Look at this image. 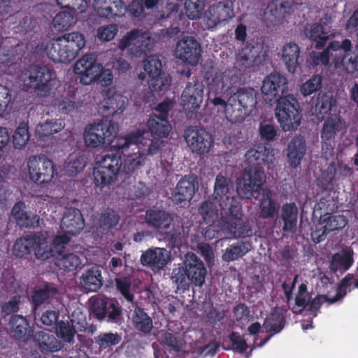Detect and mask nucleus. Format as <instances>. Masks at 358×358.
<instances>
[{
    "instance_id": "obj_1",
    "label": "nucleus",
    "mask_w": 358,
    "mask_h": 358,
    "mask_svg": "<svg viewBox=\"0 0 358 358\" xmlns=\"http://www.w3.org/2000/svg\"><path fill=\"white\" fill-rule=\"evenodd\" d=\"M232 186L231 181L222 175L215 178L214 185V201H206L199 208V213L206 222H214L218 217L216 204L220 207V218L217 222L222 224V231L230 234L242 232V221L238 204L229 195Z\"/></svg>"
},
{
    "instance_id": "obj_2",
    "label": "nucleus",
    "mask_w": 358,
    "mask_h": 358,
    "mask_svg": "<svg viewBox=\"0 0 358 358\" xmlns=\"http://www.w3.org/2000/svg\"><path fill=\"white\" fill-rule=\"evenodd\" d=\"M287 80L282 74L273 72L263 80L261 91L266 101H277L275 116L284 131L298 127L301 122L299 105L292 94L284 95Z\"/></svg>"
},
{
    "instance_id": "obj_3",
    "label": "nucleus",
    "mask_w": 358,
    "mask_h": 358,
    "mask_svg": "<svg viewBox=\"0 0 358 358\" xmlns=\"http://www.w3.org/2000/svg\"><path fill=\"white\" fill-rule=\"evenodd\" d=\"M208 101L217 108V110H223L226 120L231 123L241 122L249 115L256 104L255 92L241 91L231 96L226 102L220 96L212 97L209 94Z\"/></svg>"
},
{
    "instance_id": "obj_4",
    "label": "nucleus",
    "mask_w": 358,
    "mask_h": 358,
    "mask_svg": "<svg viewBox=\"0 0 358 358\" xmlns=\"http://www.w3.org/2000/svg\"><path fill=\"white\" fill-rule=\"evenodd\" d=\"M350 48L349 40L331 42L327 50L313 54V63L315 65H327L331 58L335 69L353 73L358 70V53L349 52Z\"/></svg>"
},
{
    "instance_id": "obj_5",
    "label": "nucleus",
    "mask_w": 358,
    "mask_h": 358,
    "mask_svg": "<svg viewBox=\"0 0 358 358\" xmlns=\"http://www.w3.org/2000/svg\"><path fill=\"white\" fill-rule=\"evenodd\" d=\"M85 44V36L73 31L50 41L46 45L45 52L55 63L69 64L78 55Z\"/></svg>"
},
{
    "instance_id": "obj_6",
    "label": "nucleus",
    "mask_w": 358,
    "mask_h": 358,
    "mask_svg": "<svg viewBox=\"0 0 358 358\" xmlns=\"http://www.w3.org/2000/svg\"><path fill=\"white\" fill-rule=\"evenodd\" d=\"M147 135L144 129H136L125 137L117 139L115 145L117 148H130L131 151L124 157V165L127 171H134L145 164L148 141Z\"/></svg>"
},
{
    "instance_id": "obj_7",
    "label": "nucleus",
    "mask_w": 358,
    "mask_h": 358,
    "mask_svg": "<svg viewBox=\"0 0 358 358\" xmlns=\"http://www.w3.org/2000/svg\"><path fill=\"white\" fill-rule=\"evenodd\" d=\"M185 268H178L173 271L172 279L178 290H185L190 283L201 286L205 282L206 269L203 263L194 253L186 254Z\"/></svg>"
},
{
    "instance_id": "obj_8",
    "label": "nucleus",
    "mask_w": 358,
    "mask_h": 358,
    "mask_svg": "<svg viewBox=\"0 0 358 358\" xmlns=\"http://www.w3.org/2000/svg\"><path fill=\"white\" fill-rule=\"evenodd\" d=\"M118 131V126L111 121H101L85 127L83 141L89 148H102L110 145Z\"/></svg>"
},
{
    "instance_id": "obj_9",
    "label": "nucleus",
    "mask_w": 358,
    "mask_h": 358,
    "mask_svg": "<svg viewBox=\"0 0 358 358\" xmlns=\"http://www.w3.org/2000/svg\"><path fill=\"white\" fill-rule=\"evenodd\" d=\"M32 242L36 258L47 260L60 255L69 242V238L57 235L53 238L48 231H43L32 236Z\"/></svg>"
},
{
    "instance_id": "obj_10",
    "label": "nucleus",
    "mask_w": 358,
    "mask_h": 358,
    "mask_svg": "<svg viewBox=\"0 0 358 358\" xmlns=\"http://www.w3.org/2000/svg\"><path fill=\"white\" fill-rule=\"evenodd\" d=\"M157 41V36L142 29H134L127 32L119 41L120 50L127 49L131 55L140 57L150 50Z\"/></svg>"
},
{
    "instance_id": "obj_11",
    "label": "nucleus",
    "mask_w": 358,
    "mask_h": 358,
    "mask_svg": "<svg viewBox=\"0 0 358 358\" xmlns=\"http://www.w3.org/2000/svg\"><path fill=\"white\" fill-rule=\"evenodd\" d=\"M122 160L119 155H106L96 162L94 168V182L104 187L115 181L120 171Z\"/></svg>"
},
{
    "instance_id": "obj_12",
    "label": "nucleus",
    "mask_w": 358,
    "mask_h": 358,
    "mask_svg": "<svg viewBox=\"0 0 358 358\" xmlns=\"http://www.w3.org/2000/svg\"><path fill=\"white\" fill-rule=\"evenodd\" d=\"M264 171L256 166L245 170L242 179L237 183V192L243 198L251 199L266 181Z\"/></svg>"
},
{
    "instance_id": "obj_13",
    "label": "nucleus",
    "mask_w": 358,
    "mask_h": 358,
    "mask_svg": "<svg viewBox=\"0 0 358 358\" xmlns=\"http://www.w3.org/2000/svg\"><path fill=\"white\" fill-rule=\"evenodd\" d=\"M52 71L46 66H34L31 69L27 85L41 97L48 96L54 86Z\"/></svg>"
},
{
    "instance_id": "obj_14",
    "label": "nucleus",
    "mask_w": 358,
    "mask_h": 358,
    "mask_svg": "<svg viewBox=\"0 0 358 358\" xmlns=\"http://www.w3.org/2000/svg\"><path fill=\"white\" fill-rule=\"evenodd\" d=\"M27 169L30 180L36 183L49 182L54 176L53 164L44 156L29 157L27 161Z\"/></svg>"
},
{
    "instance_id": "obj_15",
    "label": "nucleus",
    "mask_w": 358,
    "mask_h": 358,
    "mask_svg": "<svg viewBox=\"0 0 358 358\" xmlns=\"http://www.w3.org/2000/svg\"><path fill=\"white\" fill-rule=\"evenodd\" d=\"M184 137L188 148L192 152L203 155L210 151L213 145V138L209 132L198 127L187 128Z\"/></svg>"
},
{
    "instance_id": "obj_16",
    "label": "nucleus",
    "mask_w": 358,
    "mask_h": 358,
    "mask_svg": "<svg viewBox=\"0 0 358 358\" xmlns=\"http://www.w3.org/2000/svg\"><path fill=\"white\" fill-rule=\"evenodd\" d=\"M329 285L334 290L328 292L327 295H320L315 298L310 303L312 310L317 311L324 302L332 303L338 301L354 287L358 288V280H355L352 275L348 274L343 279L338 288L335 289L331 284Z\"/></svg>"
},
{
    "instance_id": "obj_17",
    "label": "nucleus",
    "mask_w": 358,
    "mask_h": 358,
    "mask_svg": "<svg viewBox=\"0 0 358 358\" xmlns=\"http://www.w3.org/2000/svg\"><path fill=\"white\" fill-rule=\"evenodd\" d=\"M173 54L177 59L194 66L199 63L201 47L193 37L184 36L177 42Z\"/></svg>"
},
{
    "instance_id": "obj_18",
    "label": "nucleus",
    "mask_w": 358,
    "mask_h": 358,
    "mask_svg": "<svg viewBox=\"0 0 358 358\" xmlns=\"http://www.w3.org/2000/svg\"><path fill=\"white\" fill-rule=\"evenodd\" d=\"M233 3L224 1L210 6L204 16V21L209 29L224 25L234 17Z\"/></svg>"
},
{
    "instance_id": "obj_19",
    "label": "nucleus",
    "mask_w": 358,
    "mask_h": 358,
    "mask_svg": "<svg viewBox=\"0 0 358 358\" xmlns=\"http://www.w3.org/2000/svg\"><path fill=\"white\" fill-rule=\"evenodd\" d=\"M346 222L343 215L325 214L320 217L311 234L312 238L315 242L319 243L326 238L329 232L343 229Z\"/></svg>"
},
{
    "instance_id": "obj_20",
    "label": "nucleus",
    "mask_w": 358,
    "mask_h": 358,
    "mask_svg": "<svg viewBox=\"0 0 358 358\" xmlns=\"http://www.w3.org/2000/svg\"><path fill=\"white\" fill-rule=\"evenodd\" d=\"M73 71L79 76L80 83L89 85L96 82V76L100 72V64L89 55H84L74 64Z\"/></svg>"
},
{
    "instance_id": "obj_21",
    "label": "nucleus",
    "mask_w": 358,
    "mask_h": 358,
    "mask_svg": "<svg viewBox=\"0 0 358 358\" xmlns=\"http://www.w3.org/2000/svg\"><path fill=\"white\" fill-rule=\"evenodd\" d=\"M204 87L201 83H189L182 92L181 105L187 111L197 110L203 101Z\"/></svg>"
},
{
    "instance_id": "obj_22",
    "label": "nucleus",
    "mask_w": 358,
    "mask_h": 358,
    "mask_svg": "<svg viewBox=\"0 0 358 358\" xmlns=\"http://www.w3.org/2000/svg\"><path fill=\"white\" fill-rule=\"evenodd\" d=\"M84 228V221L79 210L68 208L64 213L61 221L60 229L69 239V236L78 234Z\"/></svg>"
},
{
    "instance_id": "obj_23",
    "label": "nucleus",
    "mask_w": 358,
    "mask_h": 358,
    "mask_svg": "<svg viewBox=\"0 0 358 358\" xmlns=\"http://www.w3.org/2000/svg\"><path fill=\"white\" fill-rule=\"evenodd\" d=\"M141 261L143 265L149 266L153 271H159L171 261V255L164 248H155L143 252Z\"/></svg>"
},
{
    "instance_id": "obj_24",
    "label": "nucleus",
    "mask_w": 358,
    "mask_h": 358,
    "mask_svg": "<svg viewBox=\"0 0 358 358\" xmlns=\"http://www.w3.org/2000/svg\"><path fill=\"white\" fill-rule=\"evenodd\" d=\"M103 100V107L108 110L109 113L115 114L122 113L127 104V97L116 87H112L102 92Z\"/></svg>"
},
{
    "instance_id": "obj_25",
    "label": "nucleus",
    "mask_w": 358,
    "mask_h": 358,
    "mask_svg": "<svg viewBox=\"0 0 358 358\" xmlns=\"http://www.w3.org/2000/svg\"><path fill=\"white\" fill-rule=\"evenodd\" d=\"M92 6L98 15L107 18L122 16L126 11L122 0H94Z\"/></svg>"
},
{
    "instance_id": "obj_26",
    "label": "nucleus",
    "mask_w": 358,
    "mask_h": 358,
    "mask_svg": "<svg viewBox=\"0 0 358 358\" xmlns=\"http://www.w3.org/2000/svg\"><path fill=\"white\" fill-rule=\"evenodd\" d=\"M265 50L262 44L247 45L240 50L236 55V61L245 67H251L259 64L263 60Z\"/></svg>"
},
{
    "instance_id": "obj_27",
    "label": "nucleus",
    "mask_w": 358,
    "mask_h": 358,
    "mask_svg": "<svg viewBox=\"0 0 358 358\" xmlns=\"http://www.w3.org/2000/svg\"><path fill=\"white\" fill-rule=\"evenodd\" d=\"M196 178L193 176L181 179L173 194V201L176 203L189 201L196 192Z\"/></svg>"
},
{
    "instance_id": "obj_28",
    "label": "nucleus",
    "mask_w": 358,
    "mask_h": 358,
    "mask_svg": "<svg viewBox=\"0 0 358 358\" xmlns=\"http://www.w3.org/2000/svg\"><path fill=\"white\" fill-rule=\"evenodd\" d=\"M300 53V48L295 43L289 42L282 45L280 55L281 60L289 73L296 72L299 66Z\"/></svg>"
},
{
    "instance_id": "obj_29",
    "label": "nucleus",
    "mask_w": 358,
    "mask_h": 358,
    "mask_svg": "<svg viewBox=\"0 0 358 358\" xmlns=\"http://www.w3.org/2000/svg\"><path fill=\"white\" fill-rule=\"evenodd\" d=\"M306 150L305 141L301 137H296L289 143L287 150V162L290 166L297 167Z\"/></svg>"
},
{
    "instance_id": "obj_30",
    "label": "nucleus",
    "mask_w": 358,
    "mask_h": 358,
    "mask_svg": "<svg viewBox=\"0 0 358 358\" xmlns=\"http://www.w3.org/2000/svg\"><path fill=\"white\" fill-rule=\"evenodd\" d=\"M305 35L316 43L317 46H323L327 41L333 36L329 27L324 22L322 24H312L306 27Z\"/></svg>"
},
{
    "instance_id": "obj_31",
    "label": "nucleus",
    "mask_w": 358,
    "mask_h": 358,
    "mask_svg": "<svg viewBox=\"0 0 358 358\" xmlns=\"http://www.w3.org/2000/svg\"><path fill=\"white\" fill-rule=\"evenodd\" d=\"M12 217L20 227H34L38 224L39 218L34 213L26 210L25 205L22 203H16L12 210Z\"/></svg>"
},
{
    "instance_id": "obj_32",
    "label": "nucleus",
    "mask_w": 358,
    "mask_h": 358,
    "mask_svg": "<svg viewBox=\"0 0 358 358\" xmlns=\"http://www.w3.org/2000/svg\"><path fill=\"white\" fill-rule=\"evenodd\" d=\"M353 262V251L351 249L343 250L333 256L330 268L335 272L343 273L351 267Z\"/></svg>"
},
{
    "instance_id": "obj_33",
    "label": "nucleus",
    "mask_w": 358,
    "mask_h": 358,
    "mask_svg": "<svg viewBox=\"0 0 358 358\" xmlns=\"http://www.w3.org/2000/svg\"><path fill=\"white\" fill-rule=\"evenodd\" d=\"M74 12L61 11L53 18L52 24L55 30L59 31H66L74 26L78 21V15Z\"/></svg>"
},
{
    "instance_id": "obj_34",
    "label": "nucleus",
    "mask_w": 358,
    "mask_h": 358,
    "mask_svg": "<svg viewBox=\"0 0 358 358\" xmlns=\"http://www.w3.org/2000/svg\"><path fill=\"white\" fill-rule=\"evenodd\" d=\"M148 126L150 131L159 137H166L171 130V126L164 117L157 114L150 116Z\"/></svg>"
},
{
    "instance_id": "obj_35",
    "label": "nucleus",
    "mask_w": 358,
    "mask_h": 358,
    "mask_svg": "<svg viewBox=\"0 0 358 358\" xmlns=\"http://www.w3.org/2000/svg\"><path fill=\"white\" fill-rule=\"evenodd\" d=\"M82 286L90 292H96L102 285L101 273L97 268L87 270L82 276Z\"/></svg>"
},
{
    "instance_id": "obj_36",
    "label": "nucleus",
    "mask_w": 358,
    "mask_h": 358,
    "mask_svg": "<svg viewBox=\"0 0 358 358\" xmlns=\"http://www.w3.org/2000/svg\"><path fill=\"white\" fill-rule=\"evenodd\" d=\"M64 127L61 120H50L37 124L35 132L38 138H43L59 132Z\"/></svg>"
},
{
    "instance_id": "obj_37",
    "label": "nucleus",
    "mask_w": 358,
    "mask_h": 358,
    "mask_svg": "<svg viewBox=\"0 0 358 358\" xmlns=\"http://www.w3.org/2000/svg\"><path fill=\"white\" fill-rule=\"evenodd\" d=\"M71 326L65 322H61L57 329V335L68 342L71 341L76 331H81L85 327V324L84 320L76 321L73 318L71 320Z\"/></svg>"
},
{
    "instance_id": "obj_38",
    "label": "nucleus",
    "mask_w": 358,
    "mask_h": 358,
    "mask_svg": "<svg viewBox=\"0 0 358 358\" xmlns=\"http://www.w3.org/2000/svg\"><path fill=\"white\" fill-rule=\"evenodd\" d=\"M344 127V122L337 115H331L324 122L322 131V139L331 140L336 132L342 130Z\"/></svg>"
},
{
    "instance_id": "obj_39",
    "label": "nucleus",
    "mask_w": 358,
    "mask_h": 358,
    "mask_svg": "<svg viewBox=\"0 0 358 358\" xmlns=\"http://www.w3.org/2000/svg\"><path fill=\"white\" fill-rule=\"evenodd\" d=\"M297 208L293 203L282 206L281 218L284 222L283 229L292 231L296 229L297 222Z\"/></svg>"
},
{
    "instance_id": "obj_40",
    "label": "nucleus",
    "mask_w": 358,
    "mask_h": 358,
    "mask_svg": "<svg viewBox=\"0 0 358 358\" xmlns=\"http://www.w3.org/2000/svg\"><path fill=\"white\" fill-rule=\"evenodd\" d=\"M250 249L251 246L248 243L238 242L225 250L222 255V259L228 262L235 261L244 256Z\"/></svg>"
},
{
    "instance_id": "obj_41",
    "label": "nucleus",
    "mask_w": 358,
    "mask_h": 358,
    "mask_svg": "<svg viewBox=\"0 0 358 358\" xmlns=\"http://www.w3.org/2000/svg\"><path fill=\"white\" fill-rule=\"evenodd\" d=\"M150 89L153 92H164L169 90L171 84V78L169 73L161 71L159 73L148 78Z\"/></svg>"
},
{
    "instance_id": "obj_42",
    "label": "nucleus",
    "mask_w": 358,
    "mask_h": 358,
    "mask_svg": "<svg viewBox=\"0 0 358 358\" xmlns=\"http://www.w3.org/2000/svg\"><path fill=\"white\" fill-rule=\"evenodd\" d=\"M36 342L39 348L44 351L56 352L62 348V344L52 336L45 332L36 334Z\"/></svg>"
},
{
    "instance_id": "obj_43",
    "label": "nucleus",
    "mask_w": 358,
    "mask_h": 358,
    "mask_svg": "<svg viewBox=\"0 0 358 358\" xmlns=\"http://www.w3.org/2000/svg\"><path fill=\"white\" fill-rule=\"evenodd\" d=\"M145 221L157 228L166 229L169 227L172 219L164 212L149 210L146 213Z\"/></svg>"
},
{
    "instance_id": "obj_44",
    "label": "nucleus",
    "mask_w": 358,
    "mask_h": 358,
    "mask_svg": "<svg viewBox=\"0 0 358 358\" xmlns=\"http://www.w3.org/2000/svg\"><path fill=\"white\" fill-rule=\"evenodd\" d=\"M56 264L62 269L73 271L81 264V260L78 255L73 253L57 255Z\"/></svg>"
},
{
    "instance_id": "obj_45",
    "label": "nucleus",
    "mask_w": 358,
    "mask_h": 358,
    "mask_svg": "<svg viewBox=\"0 0 358 358\" xmlns=\"http://www.w3.org/2000/svg\"><path fill=\"white\" fill-rule=\"evenodd\" d=\"M29 127L26 123H20L13 134V143L15 149H22L29 140Z\"/></svg>"
},
{
    "instance_id": "obj_46",
    "label": "nucleus",
    "mask_w": 358,
    "mask_h": 358,
    "mask_svg": "<svg viewBox=\"0 0 358 358\" xmlns=\"http://www.w3.org/2000/svg\"><path fill=\"white\" fill-rule=\"evenodd\" d=\"M260 213L263 217H273L277 210V206L271 192H264L260 201Z\"/></svg>"
},
{
    "instance_id": "obj_47",
    "label": "nucleus",
    "mask_w": 358,
    "mask_h": 358,
    "mask_svg": "<svg viewBox=\"0 0 358 358\" xmlns=\"http://www.w3.org/2000/svg\"><path fill=\"white\" fill-rule=\"evenodd\" d=\"M10 326L14 336L18 339H21L30 334L27 320L20 315L12 317Z\"/></svg>"
},
{
    "instance_id": "obj_48",
    "label": "nucleus",
    "mask_w": 358,
    "mask_h": 358,
    "mask_svg": "<svg viewBox=\"0 0 358 358\" xmlns=\"http://www.w3.org/2000/svg\"><path fill=\"white\" fill-rule=\"evenodd\" d=\"M133 323L135 327L144 333H148L152 328L151 319L141 309H136L133 316Z\"/></svg>"
},
{
    "instance_id": "obj_49",
    "label": "nucleus",
    "mask_w": 358,
    "mask_h": 358,
    "mask_svg": "<svg viewBox=\"0 0 358 358\" xmlns=\"http://www.w3.org/2000/svg\"><path fill=\"white\" fill-rule=\"evenodd\" d=\"M53 106L64 114L70 115L76 112L80 105L78 102L66 97H60L53 101Z\"/></svg>"
},
{
    "instance_id": "obj_50",
    "label": "nucleus",
    "mask_w": 358,
    "mask_h": 358,
    "mask_svg": "<svg viewBox=\"0 0 358 358\" xmlns=\"http://www.w3.org/2000/svg\"><path fill=\"white\" fill-rule=\"evenodd\" d=\"M205 7V0H185V8L187 16L192 20L200 17Z\"/></svg>"
},
{
    "instance_id": "obj_51",
    "label": "nucleus",
    "mask_w": 358,
    "mask_h": 358,
    "mask_svg": "<svg viewBox=\"0 0 358 358\" xmlns=\"http://www.w3.org/2000/svg\"><path fill=\"white\" fill-rule=\"evenodd\" d=\"M334 101L331 95L327 94H319L317 103L315 104V115L318 117H322L331 108Z\"/></svg>"
},
{
    "instance_id": "obj_52",
    "label": "nucleus",
    "mask_w": 358,
    "mask_h": 358,
    "mask_svg": "<svg viewBox=\"0 0 358 358\" xmlns=\"http://www.w3.org/2000/svg\"><path fill=\"white\" fill-rule=\"evenodd\" d=\"M31 248H34L32 236L28 238H22L15 241L13 247V253L17 257H23L30 253Z\"/></svg>"
},
{
    "instance_id": "obj_53",
    "label": "nucleus",
    "mask_w": 358,
    "mask_h": 358,
    "mask_svg": "<svg viewBox=\"0 0 358 358\" xmlns=\"http://www.w3.org/2000/svg\"><path fill=\"white\" fill-rule=\"evenodd\" d=\"M118 31V26L116 24H104L97 29L96 36L99 41L108 42L115 38Z\"/></svg>"
},
{
    "instance_id": "obj_54",
    "label": "nucleus",
    "mask_w": 358,
    "mask_h": 358,
    "mask_svg": "<svg viewBox=\"0 0 358 358\" xmlns=\"http://www.w3.org/2000/svg\"><path fill=\"white\" fill-rule=\"evenodd\" d=\"M162 67V62L157 55H150L143 62V69L148 78L159 73Z\"/></svg>"
},
{
    "instance_id": "obj_55",
    "label": "nucleus",
    "mask_w": 358,
    "mask_h": 358,
    "mask_svg": "<svg viewBox=\"0 0 358 358\" xmlns=\"http://www.w3.org/2000/svg\"><path fill=\"white\" fill-rule=\"evenodd\" d=\"M57 3L62 8H66L75 13H85L88 3L86 0H57Z\"/></svg>"
},
{
    "instance_id": "obj_56",
    "label": "nucleus",
    "mask_w": 358,
    "mask_h": 358,
    "mask_svg": "<svg viewBox=\"0 0 358 358\" xmlns=\"http://www.w3.org/2000/svg\"><path fill=\"white\" fill-rule=\"evenodd\" d=\"M85 166V159L77 155H73L69 158L65 165V169L70 176H73L80 172Z\"/></svg>"
},
{
    "instance_id": "obj_57",
    "label": "nucleus",
    "mask_w": 358,
    "mask_h": 358,
    "mask_svg": "<svg viewBox=\"0 0 358 358\" xmlns=\"http://www.w3.org/2000/svg\"><path fill=\"white\" fill-rule=\"evenodd\" d=\"M310 300L309 295L307 292L306 285L301 283L299 288L294 299L295 306L293 307L294 312H301L307 305Z\"/></svg>"
},
{
    "instance_id": "obj_58",
    "label": "nucleus",
    "mask_w": 358,
    "mask_h": 358,
    "mask_svg": "<svg viewBox=\"0 0 358 358\" xmlns=\"http://www.w3.org/2000/svg\"><path fill=\"white\" fill-rule=\"evenodd\" d=\"M321 83V76H313L301 85L300 93L303 96L311 95L320 87Z\"/></svg>"
},
{
    "instance_id": "obj_59",
    "label": "nucleus",
    "mask_w": 358,
    "mask_h": 358,
    "mask_svg": "<svg viewBox=\"0 0 358 358\" xmlns=\"http://www.w3.org/2000/svg\"><path fill=\"white\" fill-rule=\"evenodd\" d=\"M121 337L113 333H105L100 334L96 338L97 344L101 348H108L120 343Z\"/></svg>"
},
{
    "instance_id": "obj_60",
    "label": "nucleus",
    "mask_w": 358,
    "mask_h": 358,
    "mask_svg": "<svg viewBox=\"0 0 358 358\" xmlns=\"http://www.w3.org/2000/svg\"><path fill=\"white\" fill-rule=\"evenodd\" d=\"M229 84V79L227 76L222 73H215L212 80L210 82V89L216 93L221 92Z\"/></svg>"
},
{
    "instance_id": "obj_61",
    "label": "nucleus",
    "mask_w": 358,
    "mask_h": 358,
    "mask_svg": "<svg viewBox=\"0 0 358 358\" xmlns=\"http://www.w3.org/2000/svg\"><path fill=\"white\" fill-rule=\"evenodd\" d=\"M55 294V290L48 286H45L43 289H36L32 296V301L35 305H39L44 302L48 298L52 296Z\"/></svg>"
},
{
    "instance_id": "obj_62",
    "label": "nucleus",
    "mask_w": 358,
    "mask_h": 358,
    "mask_svg": "<svg viewBox=\"0 0 358 358\" xmlns=\"http://www.w3.org/2000/svg\"><path fill=\"white\" fill-rule=\"evenodd\" d=\"M282 317L280 314L274 313L268 317L264 323L267 331L279 332L282 329Z\"/></svg>"
},
{
    "instance_id": "obj_63",
    "label": "nucleus",
    "mask_w": 358,
    "mask_h": 358,
    "mask_svg": "<svg viewBox=\"0 0 358 358\" xmlns=\"http://www.w3.org/2000/svg\"><path fill=\"white\" fill-rule=\"evenodd\" d=\"M269 12L275 18H282L287 12V7L284 1L274 0L268 6Z\"/></svg>"
},
{
    "instance_id": "obj_64",
    "label": "nucleus",
    "mask_w": 358,
    "mask_h": 358,
    "mask_svg": "<svg viewBox=\"0 0 358 358\" xmlns=\"http://www.w3.org/2000/svg\"><path fill=\"white\" fill-rule=\"evenodd\" d=\"M11 99L12 96L9 89L0 85V117L6 113Z\"/></svg>"
}]
</instances>
